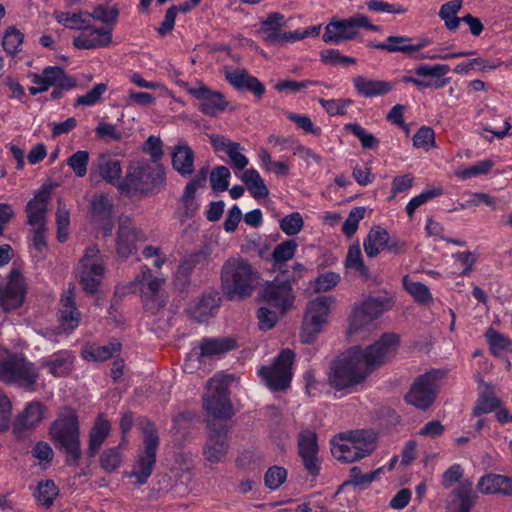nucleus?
<instances>
[{
    "label": "nucleus",
    "mask_w": 512,
    "mask_h": 512,
    "mask_svg": "<svg viewBox=\"0 0 512 512\" xmlns=\"http://www.w3.org/2000/svg\"><path fill=\"white\" fill-rule=\"evenodd\" d=\"M398 344V335L387 333L366 349L351 348L332 363L327 374L329 385L335 390H347L360 384L394 356Z\"/></svg>",
    "instance_id": "1"
},
{
    "label": "nucleus",
    "mask_w": 512,
    "mask_h": 512,
    "mask_svg": "<svg viewBox=\"0 0 512 512\" xmlns=\"http://www.w3.org/2000/svg\"><path fill=\"white\" fill-rule=\"evenodd\" d=\"M221 287L224 295L232 301L250 297L259 285L260 273L245 258H228L220 271Z\"/></svg>",
    "instance_id": "2"
},
{
    "label": "nucleus",
    "mask_w": 512,
    "mask_h": 512,
    "mask_svg": "<svg viewBox=\"0 0 512 512\" xmlns=\"http://www.w3.org/2000/svg\"><path fill=\"white\" fill-rule=\"evenodd\" d=\"M331 453L342 463H353L368 455L376 448L375 436L366 430L340 433L330 441Z\"/></svg>",
    "instance_id": "3"
},
{
    "label": "nucleus",
    "mask_w": 512,
    "mask_h": 512,
    "mask_svg": "<svg viewBox=\"0 0 512 512\" xmlns=\"http://www.w3.org/2000/svg\"><path fill=\"white\" fill-rule=\"evenodd\" d=\"M50 436L67 455L68 465L77 464L81 458L80 432L77 415L69 410L55 420L50 427Z\"/></svg>",
    "instance_id": "4"
},
{
    "label": "nucleus",
    "mask_w": 512,
    "mask_h": 512,
    "mask_svg": "<svg viewBox=\"0 0 512 512\" xmlns=\"http://www.w3.org/2000/svg\"><path fill=\"white\" fill-rule=\"evenodd\" d=\"M165 283V277L153 275L151 269L143 265L128 288L140 292L145 310L155 314L167 303V295L162 289Z\"/></svg>",
    "instance_id": "5"
},
{
    "label": "nucleus",
    "mask_w": 512,
    "mask_h": 512,
    "mask_svg": "<svg viewBox=\"0 0 512 512\" xmlns=\"http://www.w3.org/2000/svg\"><path fill=\"white\" fill-rule=\"evenodd\" d=\"M39 378V370L21 354H8L0 357V381L32 388Z\"/></svg>",
    "instance_id": "6"
},
{
    "label": "nucleus",
    "mask_w": 512,
    "mask_h": 512,
    "mask_svg": "<svg viewBox=\"0 0 512 512\" xmlns=\"http://www.w3.org/2000/svg\"><path fill=\"white\" fill-rule=\"evenodd\" d=\"M229 379L223 374H216L206 385L203 397L207 414L216 419H229L233 416V407L229 398Z\"/></svg>",
    "instance_id": "7"
},
{
    "label": "nucleus",
    "mask_w": 512,
    "mask_h": 512,
    "mask_svg": "<svg viewBox=\"0 0 512 512\" xmlns=\"http://www.w3.org/2000/svg\"><path fill=\"white\" fill-rule=\"evenodd\" d=\"M140 427L144 433V451L139 454L130 477L135 478L137 484L143 485L153 472L159 446V437L153 423L149 420H141Z\"/></svg>",
    "instance_id": "8"
},
{
    "label": "nucleus",
    "mask_w": 512,
    "mask_h": 512,
    "mask_svg": "<svg viewBox=\"0 0 512 512\" xmlns=\"http://www.w3.org/2000/svg\"><path fill=\"white\" fill-rule=\"evenodd\" d=\"M361 28L375 32L380 30V27L372 24L367 16L356 14L346 19L332 20L325 27L322 40L325 43L337 45L344 41L356 39L359 34V29Z\"/></svg>",
    "instance_id": "9"
},
{
    "label": "nucleus",
    "mask_w": 512,
    "mask_h": 512,
    "mask_svg": "<svg viewBox=\"0 0 512 512\" xmlns=\"http://www.w3.org/2000/svg\"><path fill=\"white\" fill-rule=\"evenodd\" d=\"M335 299L331 296H319L308 302L302 323L301 340L311 343L328 321L330 309Z\"/></svg>",
    "instance_id": "10"
},
{
    "label": "nucleus",
    "mask_w": 512,
    "mask_h": 512,
    "mask_svg": "<svg viewBox=\"0 0 512 512\" xmlns=\"http://www.w3.org/2000/svg\"><path fill=\"white\" fill-rule=\"evenodd\" d=\"M294 359V352L290 349H284L275 358L272 365L262 366L259 369V375L272 390H285L292 379Z\"/></svg>",
    "instance_id": "11"
},
{
    "label": "nucleus",
    "mask_w": 512,
    "mask_h": 512,
    "mask_svg": "<svg viewBox=\"0 0 512 512\" xmlns=\"http://www.w3.org/2000/svg\"><path fill=\"white\" fill-rule=\"evenodd\" d=\"M443 376L444 372L441 370H431L419 376L407 393L406 401L416 408L427 409L436 398L439 383Z\"/></svg>",
    "instance_id": "12"
},
{
    "label": "nucleus",
    "mask_w": 512,
    "mask_h": 512,
    "mask_svg": "<svg viewBox=\"0 0 512 512\" xmlns=\"http://www.w3.org/2000/svg\"><path fill=\"white\" fill-rule=\"evenodd\" d=\"M103 274L104 266L99 249L96 246L86 248L76 268V276L83 289L88 293H95Z\"/></svg>",
    "instance_id": "13"
},
{
    "label": "nucleus",
    "mask_w": 512,
    "mask_h": 512,
    "mask_svg": "<svg viewBox=\"0 0 512 512\" xmlns=\"http://www.w3.org/2000/svg\"><path fill=\"white\" fill-rule=\"evenodd\" d=\"M157 181L162 183L164 176L161 171H152L149 166L142 164L130 165L125 178L119 183V190L128 195L143 194L150 190L151 184L156 185Z\"/></svg>",
    "instance_id": "14"
},
{
    "label": "nucleus",
    "mask_w": 512,
    "mask_h": 512,
    "mask_svg": "<svg viewBox=\"0 0 512 512\" xmlns=\"http://www.w3.org/2000/svg\"><path fill=\"white\" fill-rule=\"evenodd\" d=\"M32 81L37 85L29 88V92L32 95L47 91L50 87H60L65 90H70L76 85L75 79L68 76L64 70L58 66L46 67L41 74L33 75Z\"/></svg>",
    "instance_id": "15"
},
{
    "label": "nucleus",
    "mask_w": 512,
    "mask_h": 512,
    "mask_svg": "<svg viewBox=\"0 0 512 512\" xmlns=\"http://www.w3.org/2000/svg\"><path fill=\"white\" fill-rule=\"evenodd\" d=\"M261 295L269 306L281 314L293 305L295 298L289 279H275L263 288Z\"/></svg>",
    "instance_id": "16"
},
{
    "label": "nucleus",
    "mask_w": 512,
    "mask_h": 512,
    "mask_svg": "<svg viewBox=\"0 0 512 512\" xmlns=\"http://www.w3.org/2000/svg\"><path fill=\"white\" fill-rule=\"evenodd\" d=\"M298 454L303 465L311 476L320 473V460L318 457L317 435L313 430H302L297 437Z\"/></svg>",
    "instance_id": "17"
},
{
    "label": "nucleus",
    "mask_w": 512,
    "mask_h": 512,
    "mask_svg": "<svg viewBox=\"0 0 512 512\" xmlns=\"http://www.w3.org/2000/svg\"><path fill=\"white\" fill-rule=\"evenodd\" d=\"M186 91L200 103L198 109L207 116H216L227 108V101L222 93L211 90L206 85L190 87L185 84Z\"/></svg>",
    "instance_id": "18"
},
{
    "label": "nucleus",
    "mask_w": 512,
    "mask_h": 512,
    "mask_svg": "<svg viewBox=\"0 0 512 512\" xmlns=\"http://www.w3.org/2000/svg\"><path fill=\"white\" fill-rule=\"evenodd\" d=\"M144 240L145 234L135 227L129 217L120 219L116 238V250L120 257L128 258L135 254V243Z\"/></svg>",
    "instance_id": "19"
},
{
    "label": "nucleus",
    "mask_w": 512,
    "mask_h": 512,
    "mask_svg": "<svg viewBox=\"0 0 512 512\" xmlns=\"http://www.w3.org/2000/svg\"><path fill=\"white\" fill-rule=\"evenodd\" d=\"M112 42V28L109 26L94 27L82 30L73 38V46L80 50H92L107 47Z\"/></svg>",
    "instance_id": "20"
},
{
    "label": "nucleus",
    "mask_w": 512,
    "mask_h": 512,
    "mask_svg": "<svg viewBox=\"0 0 512 512\" xmlns=\"http://www.w3.org/2000/svg\"><path fill=\"white\" fill-rule=\"evenodd\" d=\"M25 296L23 277L17 270H12L9 281L0 287V302L5 310H12L22 305Z\"/></svg>",
    "instance_id": "21"
},
{
    "label": "nucleus",
    "mask_w": 512,
    "mask_h": 512,
    "mask_svg": "<svg viewBox=\"0 0 512 512\" xmlns=\"http://www.w3.org/2000/svg\"><path fill=\"white\" fill-rule=\"evenodd\" d=\"M50 191L47 188L38 190L25 208L27 224L31 227H45L47 222V206Z\"/></svg>",
    "instance_id": "22"
},
{
    "label": "nucleus",
    "mask_w": 512,
    "mask_h": 512,
    "mask_svg": "<svg viewBox=\"0 0 512 512\" xmlns=\"http://www.w3.org/2000/svg\"><path fill=\"white\" fill-rule=\"evenodd\" d=\"M228 429L221 427L219 430L210 428L209 437L204 446V456L211 463H219L224 460L228 444Z\"/></svg>",
    "instance_id": "23"
},
{
    "label": "nucleus",
    "mask_w": 512,
    "mask_h": 512,
    "mask_svg": "<svg viewBox=\"0 0 512 512\" xmlns=\"http://www.w3.org/2000/svg\"><path fill=\"white\" fill-rule=\"evenodd\" d=\"M224 75L225 79L238 90H247L259 98L265 93V86L245 69H226Z\"/></svg>",
    "instance_id": "24"
},
{
    "label": "nucleus",
    "mask_w": 512,
    "mask_h": 512,
    "mask_svg": "<svg viewBox=\"0 0 512 512\" xmlns=\"http://www.w3.org/2000/svg\"><path fill=\"white\" fill-rule=\"evenodd\" d=\"M58 318L63 332L71 333L78 327L81 314L75 306L74 287L69 288L62 296Z\"/></svg>",
    "instance_id": "25"
},
{
    "label": "nucleus",
    "mask_w": 512,
    "mask_h": 512,
    "mask_svg": "<svg viewBox=\"0 0 512 512\" xmlns=\"http://www.w3.org/2000/svg\"><path fill=\"white\" fill-rule=\"evenodd\" d=\"M45 406L40 402H31L27 404L24 411L17 417L13 432L21 437L27 430L36 428L44 418Z\"/></svg>",
    "instance_id": "26"
},
{
    "label": "nucleus",
    "mask_w": 512,
    "mask_h": 512,
    "mask_svg": "<svg viewBox=\"0 0 512 512\" xmlns=\"http://www.w3.org/2000/svg\"><path fill=\"white\" fill-rule=\"evenodd\" d=\"M220 305V296L216 291H209L204 293L190 308L191 316L197 322H205L210 317L214 316L216 310Z\"/></svg>",
    "instance_id": "27"
},
{
    "label": "nucleus",
    "mask_w": 512,
    "mask_h": 512,
    "mask_svg": "<svg viewBox=\"0 0 512 512\" xmlns=\"http://www.w3.org/2000/svg\"><path fill=\"white\" fill-rule=\"evenodd\" d=\"M284 15L278 12L270 13L266 19L261 20L257 33L269 46H278L281 29L285 27Z\"/></svg>",
    "instance_id": "28"
},
{
    "label": "nucleus",
    "mask_w": 512,
    "mask_h": 512,
    "mask_svg": "<svg viewBox=\"0 0 512 512\" xmlns=\"http://www.w3.org/2000/svg\"><path fill=\"white\" fill-rule=\"evenodd\" d=\"M356 93L365 98L379 97L388 94L393 90V84L377 79H369L364 76H356L353 79Z\"/></svg>",
    "instance_id": "29"
},
{
    "label": "nucleus",
    "mask_w": 512,
    "mask_h": 512,
    "mask_svg": "<svg viewBox=\"0 0 512 512\" xmlns=\"http://www.w3.org/2000/svg\"><path fill=\"white\" fill-rule=\"evenodd\" d=\"M92 174L97 173L107 183L116 185L121 182L122 168L120 161L101 154L93 163Z\"/></svg>",
    "instance_id": "30"
},
{
    "label": "nucleus",
    "mask_w": 512,
    "mask_h": 512,
    "mask_svg": "<svg viewBox=\"0 0 512 512\" xmlns=\"http://www.w3.org/2000/svg\"><path fill=\"white\" fill-rule=\"evenodd\" d=\"M478 490L483 494L512 496V479L505 475L487 474L480 478Z\"/></svg>",
    "instance_id": "31"
},
{
    "label": "nucleus",
    "mask_w": 512,
    "mask_h": 512,
    "mask_svg": "<svg viewBox=\"0 0 512 512\" xmlns=\"http://www.w3.org/2000/svg\"><path fill=\"white\" fill-rule=\"evenodd\" d=\"M412 39L407 36H389L383 43L373 44L372 46L379 50L390 53L401 52L404 54H412L428 45L429 41L421 40L418 43H411Z\"/></svg>",
    "instance_id": "32"
},
{
    "label": "nucleus",
    "mask_w": 512,
    "mask_h": 512,
    "mask_svg": "<svg viewBox=\"0 0 512 512\" xmlns=\"http://www.w3.org/2000/svg\"><path fill=\"white\" fill-rule=\"evenodd\" d=\"M446 512H471L478 498L471 485L462 484L452 491Z\"/></svg>",
    "instance_id": "33"
},
{
    "label": "nucleus",
    "mask_w": 512,
    "mask_h": 512,
    "mask_svg": "<svg viewBox=\"0 0 512 512\" xmlns=\"http://www.w3.org/2000/svg\"><path fill=\"white\" fill-rule=\"evenodd\" d=\"M73 356L67 350L58 351L40 361L41 367L47 368L54 377H63L72 369Z\"/></svg>",
    "instance_id": "34"
},
{
    "label": "nucleus",
    "mask_w": 512,
    "mask_h": 512,
    "mask_svg": "<svg viewBox=\"0 0 512 512\" xmlns=\"http://www.w3.org/2000/svg\"><path fill=\"white\" fill-rule=\"evenodd\" d=\"M193 150L184 142L178 143L172 152V166L181 176H190L194 171Z\"/></svg>",
    "instance_id": "35"
},
{
    "label": "nucleus",
    "mask_w": 512,
    "mask_h": 512,
    "mask_svg": "<svg viewBox=\"0 0 512 512\" xmlns=\"http://www.w3.org/2000/svg\"><path fill=\"white\" fill-rule=\"evenodd\" d=\"M111 423L103 414L99 415L89 433L88 455L94 457L109 436Z\"/></svg>",
    "instance_id": "36"
},
{
    "label": "nucleus",
    "mask_w": 512,
    "mask_h": 512,
    "mask_svg": "<svg viewBox=\"0 0 512 512\" xmlns=\"http://www.w3.org/2000/svg\"><path fill=\"white\" fill-rule=\"evenodd\" d=\"M121 350V344L116 339L111 340L107 345L87 344L82 348L81 355L88 361H105Z\"/></svg>",
    "instance_id": "37"
},
{
    "label": "nucleus",
    "mask_w": 512,
    "mask_h": 512,
    "mask_svg": "<svg viewBox=\"0 0 512 512\" xmlns=\"http://www.w3.org/2000/svg\"><path fill=\"white\" fill-rule=\"evenodd\" d=\"M235 340L230 337L203 338L200 341V356L210 357L224 354L235 347Z\"/></svg>",
    "instance_id": "38"
},
{
    "label": "nucleus",
    "mask_w": 512,
    "mask_h": 512,
    "mask_svg": "<svg viewBox=\"0 0 512 512\" xmlns=\"http://www.w3.org/2000/svg\"><path fill=\"white\" fill-rule=\"evenodd\" d=\"M345 267L349 270H353L355 274L364 281L372 279L371 272L363 261L359 243L349 247L345 258Z\"/></svg>",
    "instance_id": "39"
},
{
    "label": "nucleus",
    "mask_w": 512,
    "mask_h": 512,
    "mask_svg": "<svg viewBox=\"0 0 512 512\" xmlns=\"http://www.w3.org/2000/svg\"><path fill=\"white\" fill-rule=\"evenodd\" d=\"M389 233L381 228L371 229L364 240V251L368 257H376L388 246Z\"/></svg>",
    "instance_id": "40"
},
{
    "label": "nucleus",
    "mask_w": 512,
    "mask_h": 512,
    "mask_svg": "<svg viewBox=\"0 0 512 512\" xmlns=\"http://www.w3.org/2000/svg\"><path fill=\"white\" fill-rule=\"evenodd\" d=\"M298 244L295 240H286L277 245L272 252L273 268L280 273H288L286 262L293 258Z\"/></svg>",
    "instance_id": "41"
},
{
    "label": "nucleus",
    "mask_w": 512,
    "mask_h": 512,
    "mask_svg": "<svg viewBox=\"0 0 512 512\" xmlns=\"http://www.w3.org/2000/svg\"><path fill=\"white\" fill-rule=\"evenodd\" d=\"M500 406L501 401L496 397L493 387L485 385L484 390L480 392L476 400L472 415L478 417L482 414L491 413Z\"/></svg>",
    "instance_id": "42"
},
{
    "label": "nucleus",
    "mask_w": 512,
    "mask_h": 512,
    "mask_svg": "<svg viewBox=\"0 0 512 512\" xmlns=\"http://www.w3.org/2000/svg\"><path fill=\"white\" fill-rule=\"evenodd\" d=\"M241 180L245 183L247 190L255 199H263L269 195V190L256 169L251 168L245 170L241 176Z\"/></svg>",
    "instance_id": "43"
},
{
    "label": "nucleus",
    "mask_w": 512,
    "mask_h": 512,
    "mask_svg": "<svg viewBox=\"0 0 512 512\" xmlns=\"http://www.w3.org/2000/svg\"><path fill=\"white\" fill-rule=\"evenodd\" d=\"M56 20L69 29L84 30L89 28L91 23V16L88 12L79 11L76 13L71 12H55Z\"/></svg>",
    "instance_id": "44"
},
{
    "label": "nucleus",
    "mask_w": 512,
    "mask_h": 512,
    "mask_svg": "<svg viewBox=\"0 0 512 512\" xmlns=\"http://www.w3.org/2000/svg\"><path fill=\"white\" fill-rule=\"evenodd\" d=\"M463 5L462 0H451L443 4L439 10V17L449 31H456L461 23V17L457 14Z\"/></svg>",
    "instance_id": "45"
},
{
    "label": "nucleus",
    "mask_w": 512,
    "mask_h": 512,
    "mask_svg": "<svg viewBox=\"0 0 512 512\" xmlns=\"http://www.w3.org/2000/svg\"><path fill=\"white\" fill-rule=\"evenodd\" d=\"M357 304L364 309L373 321L393 306L392 300L388 297H368Z\"/></svg>",
    "instance_id": "46"
},
{
    "label": "nucleus",
    "mask_w": 512,
    "mask_h": 512,
    "mask_svg": "<svg viewBox=\"0 0 512 512\" xmlns=\"http://www.w3.org/2000/svg\"><path fill=\"white\" fill-rule=\"evenodd\" d=\"M59 494V489L52 480L40 481L34 496L39 505L49 508Z\"/></svg>",
    "instance_id": "47"
},
{
    "label": "nucleus",
    "mask_w": 512,
    "mask_h": 512,
    "mask_svg": "<svg viewBox=\"0 0 512 512\" xmlns=\"http://www.w3.org/2000/svg\"><path fill=\"white\" fill-rule=\"evenodd\" d=\"M373 322L374 321L364 311V309H362L358 304H355L349 318L348 333L351 335L368 330L373 325Z\"/></svg>",
    "instance_id": "48"
},
{
    "label": "nucleus",
    "mask_w": 512,
    "mask_h": 512,
    "mask_svg": "<svg viewBox=\"0 0 512 512\" xmlns=\"http://www.w3.org/2000/svg\"><path fill=\"white\" fill-rule=\"evenodd\" d=\"M404 289L420 304H428L432 301L429 288L420 282H414L406 275L402 279Z\"/></svg>",
    "instance_id": "49"
},
{
    "label": "nucleus",
    "mask_w": 512,
    "mask_h": 512,
    "mask_svg": "<svg viewBox=\"0 0 512 512\" xmlns=\"http://www.w3.org/2000/svg\"><path fill=\"white\" fill-rule=\"evenodd\" d=\"M91 16V22L93 20L99 21L103 23V26H109L113 29L115 23L117 22L119 11L114 5H98L94 8V10L89 13Z\"/></svg>",
    "instance_id": "50"
},
{
    "label": "nucleus",
    "mask_w": 512,
    "mask_h": 512,
    "mask_svg": "<svg viewBox=\"0 0 512 512\" xmlns=\"http://www.w3.org/2000/svg\"><path fill=\"white\" fill-rule=\"evenodd\" d=\"M70 213L64 202L59 199L56 211L57 239L65 242L69 235Z\"/></svg>",
    "instance_id": "51"
},
{
    "label": "nucleus",
    "mask_w": 512,
    "mask_h": 512,
    "mask_svg": "<svg viewBox=\"0 0 512 512\" xmlns=\"http://www.w3.org/2000/svg\"><path fill=\"white\" fill-rule=\"evenodd\" d=\"M494 166V162L490 159L481 160L469 167L458 169L455 175L460 180H467L487 174Z\"/></svg>",
    "instance_id": "52"
},
{
    "label": "nucleus",
    "mask_w": 512,
    "mask_h": 512,
    "mask_svg": "<svg viewBox=\"0 0 512 512\" xmlns=\"http://www.w3.org/2000/svg\"><path fill=\"white\" fill-rule=\"evenodd\" d=\"M89 159V152L79 150L67 159V165L72 169L77 177L82 178L87 174Z\"/></svg>",
    "instance_id": "53"
},
{
    "label": "nucleus",
    "mask_w": 512,
    "mask_h": 512,
    "mask_svg": "<svg viewBox=\"0 0 512 512\" xmlns=\"http://www.w3.org/2000/svg\"><path fill=\"white\" fill-rule=\"evenodd\" d=\"M23 38L24 35L20 30L9 27L3 36L2 46L8 54L14 55L20 50Z\"/></svg>",
    "instance_id": "54"
},
{
    "label": "nucleus",
    "mask_w": 512,
    "mask_h": 512,
    "mask_svg": "<svg viewBox=\"0 0 512 512\" xmlns=\"http://www.w3.org/2000/svg\"><path fill=\"white\" fill-rule=\"evenodd\" d=\"M442 194V189L440 188H433V189H427L421 192L419 195H416L413 197L408 204L406 205V213L411 218L415 211L425 204L427 201L439 196Z\"/></svg>",
    "instance_id": "55"
},
{
    "label": "nucleus",
    "mask_w": 512,
    "mask_h": 512,
    "mask_svg": "<svg viewBox=\"0 0 512 512\" xmlns=\"http://www.w3.org/2000/svg\"><path fill=\"white\" fill-rule=\"evenodd\" d=\"M91 210L95 217L109 219L112 213V203L106 195L97 194L92 198Z\"/></svg>",
    "instance_id": "56"
},
{
    "label": "nucleus",
    "mask_w": 512,
    "mask_h": 512,
    "mask_svg": "<svg viewBox=\"0 0 512 512\" xmlns=\"http://www.w3.org/2000/svg\"><path fill=\"white\" fill-rule=\"evenodd\" d=\"M345 129L351 132L356 138H358L363 148L372 149L378 144V139L361 125L357 123H349L345 125Z\"/></svg>",
    "instance_id": "57"
},
{
    "label": "nucleus",
    "mask_w": 512,
    "mask_h": 512,
    "mask_svg": "<svg viewBox=\"0 0 512 512\" xmlns=\"http://www.w3.org/2000/svg\"><path fill=\"white\" fill-rule=\"evenodd\" d=\"M207 263V254L198 251L187 256L178 266L180 275L190 276L193 270L199 265Z\"/></svg>",
    "instance_id": "58"
},
{
    "label": "nucleus",
    "mask_w": 512,
    "mask_h": 512,
    "mask_svg": "<svg viewBox=\"0 0 512 512\" xmlns=\"http://www.w3.org/2000/svg\"><path fill=\"white\" fill-rule=\"evenodd\" d=\"M304 226V221L299 212L291 213L280 221L281 230L288 236L298 234Z\"/></svg>",
    "instance_id": "59"
},
{
    "label": "nucleus",
    "mask_w": 512,
    "mask_h": 512,
    "mask_svg": "<svg viewBox=\"0 0 512 512\" xmlns=\"http://www.w3.org/2000/svg\"><path fill=\"white\" fill-rule=\"evenodd\" d=\"M230 171L226 166H217L210 174L211 187L215 191L223 192L228 189Z\"/></svg>",
    "instance_id": "60"
},
{
    "label": "nucleus",
    "mask_w": 512,
    "mask_h": 512,
    "mask_svg": "<svg viewBox=\"0 0 512 512\" xmlns=\"http://www.w3.org/2000/svg\"><path fill=\"white\" fill-rule=\"evenodd\" d=\"M287 470L280 466H272L265 473V485L271 489H278L287 479Z\"/></svg>",
    "instance_id": "61"
},
{
    "label": "nucleus",
    "mask_w": 512,
    "mask_h": 512,
    "mask_svg": "<svg viewBox=\"0 0 512 512\" xmlns=\"http://www.w3.org/2000/svg\"><path fill=\"white\" fill-rule=\"evenodd\" d=\"M365 212L364 207H355L350 211L342 225V231L346 236L350 237L357 231L359 222L364 218Z\"/></svg>",
    "instance_id": "62"
},
{
    "label": "nucleus",
    "mask_w": 512,
    "mask_h": 512,
    "mask_svg": "<svg viewBox=\"0 0 512 512\" xmlns=\"http://www.w3.org/2000/svg\"><path fill=\"white\" fill-rule=\"evenodd\" d=\"M486 337L488 339L490 349L495 355L502 351L509 350L511 347V341L507 337L492 329H489L486 332Z\"/></svg>",
    "instance_id": "63"
},
{
    "label": "nucleus",
    "mask_w": 512,
    "mask_h": 512,
    "mask_svg": "<svg viewBox=\"0 0 512 512\" xmlns=\"http://www.w3.org/2000/svg\"><path fill=\"white\" fill-rule=\"evenodd\" d=\"M121 464V453L118 448L106 449L100 457V465L106 472L115 471Z\"/></svg>",
    "instance_id": "64"
}]
</instances>
